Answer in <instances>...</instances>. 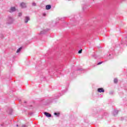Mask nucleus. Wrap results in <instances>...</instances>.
<instances>
[{"mask_svg":"<svg viewBox=\"0 0 127 127\" xmlns=\"http://www.w3.org/2000/svg\"><path fill=\"white\" fill-rule=\"evenodd\" d=\"M13 19L12 18V17L10 16L8 17V21L7 23H8V24H11L12 23H13Z\"/></svg>","mask_w":127,"mask_h":127,"instance_id":"1","label":"nucleus"},{"mask_svg":"<svg viewBox=\"0 0 127 127\" xmlns=\"http://www.w3.org/2000/svg\"><path fill=\"white\" fill-rule=\"evenodd\" d=\"M16 10V9L15 8V7L12 6L10 7V10H9V12L10 13H12V12H14Z\"/></svg>","mask_w":127,"mask_h":127,"instance_id":"2","label":"nucleus"},{"mask_svg":"<svg viewBox=\"0 0 127 127\" xmlns=\"http://www.w3.org/2000/svg\"><path fill=\"white\" fill-rule=\"evenodd\" d=\"M20 5L22 8H25L26 7V4L24 2H21Z\"/></svg>","mask_w":127,"mask_h":127,"instance_id":"3","label":"nucleus"},{"mask_svg":"<svg viewBox=\"0 0 127 127\" xmlns=\"http://www.w3.org/2000/svg\"><path fill=\"white\" fill-rule=\"evenodd\" d=\"M97 91L99 93H104L105 92V90H104V88H98Z\"/></svg>","mask_w":127,"mask_h":127,"instance_id":"4","label":"nucleus"},{"mask_svg":"<svg viewBox=\"0 0 127 127\" xmlns=\"http://www.w3.org/2000/svg\"><path fill=\"white\" fill-rule=\"evenodd\" d=\"M30 19V18H29V17L26 16L25 18V20H24L25 23H27V22H28V21H29Z\"/></svg>","mask_w":127,"mask_h":127,"instance_id":"5","label":"nucleus"},{"mask_svg":"<svg viewBox=\"0 0 127 127\" xmlns=\"http://www.w3.org/2000/svg\"><path fill=\"white\" fill-rule=\"evenodd\" d=\"M44 115L45 116H46V117H47V118H51V114H50L49 113L47 112H45L44 113Z\"/></svg>","mask_w":127,"mask_h":127,"instance_id":"6","label":"nucleus"},{"mask_svg":"<svg viewBox=\"0 0 127 127\" xmlns=\"http://www.w3.org/2000/svg\"><path fill=\"white\" fill-rule=\"evenodd\" d=\"M48 31V29L47 30H44L43 31H42L40 34H45Z\"/></svg>","mask_w":127,"mask_h":127,"instance_id":"7","label":"nucleus"},{"mask_svg":"<svg viewBox=\"0 0 127 127\" xmlns=\"http://www.w3.org/2000/svg\"><path fill=\"white\" fill-rule=\"evenodd\" d=\"M118 113H119V111L114 110L113 111L114 116H117V115H118Z\"/></svg>","mask_w":127,"mask_h":127,"instance_id":"8","label":"nucleus"},{"mask_svg":"<svg viewBox=\"0 0 127 127\" xmlns=\"http://www.w3.org/2000/svg\"><path fill=\"white\" fill-rule=\"evenodd\" d=\"M51 8V5H47L46 6V9H50Z\"/></svg>","mask_w":127,"mask_h":127,"instance_id":"9","label":"nucleus"},{"mask_svg":"<svg viewBox=\"0 0 127 127\" xmlns=\"http://www.w3.org/2000/svg\"><path fill=\"white\" fill-rule=\"evenodd\" d=\"M21 49H22V47L19 48L16 51V53H19L20 51H21Z\"/></svg>","mask_w":127,"mask_h":127,"instance_id":"10","label":"nucleus"},{"mask_svg":"<svg viewBox=\"0 0 127 127\" xmlns=\"http://www.w3.org/2000/svg\"><path fill=\"white\" fill-rule=\"evenodd\" d=\"M54 115L56 116L57 117H59V116H60V113L55 112L54 113Z\"/></svg>","mask_w":127,"mask_h":127,"instance_id":"11","label":"nucleus"},{"mask_svg":"<svg viewBox=\"0 0 127 127\" xmlns=\"http://www.w3.org/2000/svg\"><path fill=\"white\" fill-rule=\"evenodd\" d=\"M114 83L115 84H117V83H118V79H117V78L114 79Z\"/></svg>","mask_w":127,"mask_h":127,"instance_id":"12","label":"nucleus"},{"mask_svg":"<svg viewBox=\"0 0 127 127\" xmlns=\"http://www.w3.org/2000/svg\"><path fill=\"white\" fill-rule=\"evenodd\" d=\"M22 16V13L19 12V13H18V16H19V17H20V16Z\"/></svg>","mask_w":127,"mask_h":127,"instance_id":"13","label":"nucleus"},{"mask_svg":"<svg viewBox=\"0 0 127 127\" xmlns=\"http://www.w3.org/2000/svg\"><path fill=\"white\" fill-rule=\"evenodd\" d=\"M32 5H33V6H36V3L33 2L32 3Z\"/></svg>","mask_w":127,"mask_h":127,"instance_id":"14","label":"nucleus"},{"mask_svg":"<svg viewBox=\"0 0 127 127\" xmlns=\"http://www.w3.org/2000/svg\"><path fill=\"white\" fill-rule=\"evenodd\" d=\"M8 113L9 115H11V113H12V109H10V111Z\"/></svg>","mask_w":127,"mask_h":127,"instance_id":"15","label":"nucleus"},{"mask_svg":"<svg viewBox=\"0 0 127 127\" xmlns=\"http://www.w3.org/2000/svg\"><path fill=\"white\" fill-rule=\"evenodd\" d=\"M82 49H81L80 50L78 51L79 54H81V53H82Z\"/></svg>","mask_w":127,"mask_h":127,"instance_id":"16","label":"nucleus"},{"mask_svg":"<svg viewBox=\"0 0 127 127\" xmlns=\"http://www.w3.org/2000/svg\"><path fill=\"white\" fill-rule=\"evenodd\" d=\"M22 127H27V125H25V124H23V125H22Z\"/></svg>","mask_w":127,"mask_h":127,"instance_id":"17","label":"nucleus"},{"mask_svg":"<svg viewBox=\"0 0 127 127\" xmlns=\"http://www.w3.org/2000/svg\"><path fill=\"white\" fill-rule=\"evenodd\" d=\"M103 63V62H99L97 64V65H101V64H102Z\"/></svg>","mask_w":127,"mask_h":127,"instance_id":"18","label":"nucleus"},{"mask_svg":"<svg viewBox=\"0 0 127 127\" xmlns=\"http://www.w3.org/2000/svg\"><path fill=\"white\" fill-rule=\"evenodd\" d=\"M113 92H110V95H113Z\"/></svg>","mask_w":127,"mask_h":127,"instance_id":"19","label":"nucleus"},{"mask_svg":"<svg viewBox=\"0 0 127 127\" xmlns=\"http://www.w3.org/2000/svg\"><path fill=\"white\" fill-rule=\"evenodd\" d=\"M43 15H44V16H45V15H46V14L44 13V14H43Z\"/></svg>","mask_w":127,"mask_h":127,"instance_id":"20","label":"nucleus"},{"mask_svg":"<svg viewBox=\"0 0 127 127\" xmlns=\"http://www.w3.org/2000/svg\"><path fill=\"white\" fill-rule=\"evenodd\" d=\"M60 96H57V97L56 98V99H58V98H59Z\"/></svg>","mask_w":127,"mask_h":127,"instance_id":"21","label":"nucleus"},{"mask_svg":"<svg viewBox=\"0 0 127 127\" xmlns=\"http://www.w3.org/2000/svg\"><path fill=\"white\" fill-rule=\"evenodd\" d=\"M16 127H18V125H16Z\"/></svg>","mask_w":127,"mask_h":127,"instance_id":"22","label":"nucleus"}]
</instances>
